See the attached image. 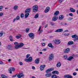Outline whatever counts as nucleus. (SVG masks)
I'll list each match as a JSON object with an SVG mask.
<instances>
[{
	"instance_id": "1",
	"label": "nucleus",
	"mask_w": 78,
	"mask_h": 78,
	"mask_svg": "<svg viewBox=\"0 0 78 78\" xmlns=\"http://www.w3.org/2000/svg\"><path fill=\"white\" fill-rule=\"evenodd\" d=\"M32 10L33 12H36L38 11V6L37 5H35L33 7Z\"/></svg>"
},
{
	"instance_id": "2",
	"label": "nucleus",
	"mask_w": 78,
	"mask_h": 78,
	"mask_svg": "<svg viewBox=\"0 0 78 78\" xmlns=\"http://www.w3.org/2000/svg\"><path fill=\"white\" fill-rule=\"evenodd\" d=\"M28 36L31 39H33L34 38V34L33 33H30L28 34Z\"/></svg>"
},
{
	"instance_id": "3",
	"label": "nucleus",
	"mask_w": 78,
	"mask_h": 78,
	"mask_svg": "<svg viewBox=\"0 0 78 78\" xmlns=\"http://www.w3.org/2000/svg\"><path fill=\"white\" fill-rule=\"evenodd\" d=\"M9 72L11 74L12 73V72H14L15 69L13 67H10L9 69Z\"/></svg>"
},
{
	"instance_id": "4",
	"label": "nucleus",
	"mask_w": 78,
	"mask_h": 78,
	"mask_svg": "<svg viewBox=\"0 0 78 78\" xmlns=\"http://www.w3.org/2000/svg\"><path fill=\"white\" fill-rule=\"evenodd\" d=\"M25 61L26 62H31L33 61V58L30 56L29 58L28 59H25Z\"/></svg>"
},
{
	"instance_id": "5",
	"label": "nucleus",
	"mask_w": 78,
	"mask_h": 78,
	"mask_svg": "<svg viewBox=\"0 0 78 78\" xmlns=\"http://www.w3.org/2000/svg\"><path fill=\"white\" fill-rule=\"evenodd\" d=\"M54 41L56 44H59L61 43V41L58 39L55 40Z\"/></svg>"
},
{
	"instance_id": "6",
	"label": "nucleus",
	"mask_w": 78,
	"mask_h": 78,
	"mask_svg": "<svg viewBox=\"0 0 78 78\" xmlns=\"http://www.w3.org/2000/svg\"><path fill=\"white\" fill-rule=\"evenodd\" d=\"M65 78H73V77L69 74H66L64 75Z\"/></svg>"
},
{
	"instance_id": "7",
	"label": "nucleus",
	"mask_w": 78,
	"mask_h": 78,
	"mask_svg": "<svg viewBox=\"0 0 78 78\" xmlns=\"http://www.w3.org/2000/svg\"><path fill=\"white\" fill-rule=\"evenodd\" d=\"M70 49L69 48H67L65 50H64V53H68L69 52Z\"/></svg>"
},
{
	"instance_id": "8",
	"label": "nucleus",
	"mask_w": 78,
	"mask_h": 78,
	"mask_svg": "<svg viewBox=\"0 0 78 78\" xmlns=\"http://www.w3.org/2000/svg\"><path fill=\"white\" fill-rule=\"evenodd\" d=\"M53 55L52 54H51L49 56V61H51V60L53 58Z\"/></svg>"
},
{
	"instance_id": "9",
	"label": "nucleus",
	"mask_w": 78,
	"mask_h": 78,
	"mask_svg": "<svg viewBox=\"0 0 78 78\" xmlns=\"http://www.w3.org/2000/svg\"><path fill=\"white\" fill-rule=\"evenodd\" d=\"M23 76H24V75L22 73H20L17 75V77L19 78H21V77H23Z\"/></svg>"
},
{
	"instance_id": "10",
	"label": "nucleus",
	"mask_w": 78,
	"mask_h": 78,
	"mask_svg": "<svg viewBox=\"0 0 78 78\" xmlns=\"http://www.w3.org/2000/svg\"><path fill=\"white\" fill-rule=\"evenodd\" d=\"M62 31H63V29H58L57 30H56L55 31V32H56V33H58V32L60 33Z\"/></svg>"
},
{
	"instance_id": "11",
	"label": "nucleus",
	"mask_w": 78,
	"mask_h": 78,
	"mask_svg": "<svg viewBox=\"0 0 78 78\" xmlns=\"http://www.w3.org/2000/svg\"><path fill=\"white\" fill-rule=\"evenodd\" d=\"M50 8L49 7H47L45 10V13L48 12H49V11H50Z\"/></svg>"
},
{
	"instance_id": "12",
	"label": "nucleus",
	"mask_w": 78,
	"mask_h": 78,
	"mask_svg": "<svg viewBox=\"0 0 78 78\" xmlns=\"http://www.w3.org/2000/svg\"><path fill=\"white\" fill-rule=\"evenodd\" d=\"M45 76L47 77H50L51 76V73H47L45 75Z\"/></svg>"
},
{
	"instance_id": "13",
	"label": "nucleus",
	"mask_w": 78,
	"mask_h": 78,
	"mask_svg": "<svg viewBox=\"0 0 78 78\" xmlns=\"http://www.w3.org/2000/svg\"><path fill=\"white\" fill-rule=\"evenodd\" d=\"M20 20V17L19 16H17V17H16V18H14L13 19V22H15V21L16 20Z\"/></svg>"
},
{
	"instance_id": "14",
	"label": "nucleus",
	"mask_w": 78,
	"mask_h": 78,
	"mask_svg": "<svg viewBox=\"0 0 78 78\" xmlns=\"http://www.w3.org/2000/svg\"><path fill=\"white\" fill-rule=\"evenodd\" d=\"M73 57L72 56H69L68 58H67V60L68 61H72L73 59Z\"/></svg>"
},
{
	"instance_id": "15",
	"label": "nucleus",
	"mask_w": 78,
	"mask_h": 78,
	"mask_svg": "<svg viewBox=\"0 0 78 78\" xmlns=\"http://www.w3.org/2000/svg\"><path fill=\"white\" fill-rule=\"evenodd\" d=\"M12 48V46L11 45H8V46L7 47V48L8 50H11Z\"/></svg>"
},
{
	"instance_id": "16",
	"label": "nucleus",
	"mask_w": 78,
	"mask_h": 78,
	"mask_svg": "<svg viewBox=\"0 0 78 78\" xmlns=\"http://www.w3.org/2000/svg\"><path fill=\"white\" fill-rule=\"evenodd\" d=\"M52 74H57L58 75L59 74V72L58 71H54L52 72Z\"/></svg>"
},
{
	"instance_id": "17",
	"label": "nucleus",
	"mask_w": 78,
	"mask_h": 78,
	"mask_svg": "<svg viewBox=\"0 0 78 78\" xmlns=\"http://www.w3.org/2000/svg\"><path fill=\"white\" fill-rule=\"evenodd\" d=\"M58 19V16H55L52 18L53 21H56Z\"/></svg>"
},
{
	"instance_id": "18",
	"label": "nucleus",
	"mask_w": 78,
	"mask_h": 78,
	"mask_svg": "<svg viewBox=\"0 0 78 78\" xmlns=\"http://www.w3.org/2000/svg\"><path fill=\"white\" fill-rule=\"evenodd\" d=\"M73 44V42L72 41H70L68 42V43L67 44L68 45H72Z\"/></svg>"
},
{
	"instance_id": "19",
	"label": "nucleus",
	"mask_w": 78,
	"mask_h": 78,
	"mask_svg": "<svg viewBox=\"0 0 78 78\" xmlns=\"http://www.w3.org/2000/svg\"><path fill=\"white\" fill-rule=\"evenodd\" d=\"M35 61L36 64H38L39 63V59L38 58L37 59H36L35 60Z\"/></svg>"
},
{
	"instance_id": "20",
	"label": "nucleus",
	"mask_w": 78,
	"mask_h": 78,
	"mask_svg": "<svg viewBox=\"0 0 78 78\" xmlns=\"http://www.w3.org/2000/svg\"><path fill=\"white\" fill-rule=\"evenodd\" d=\"M56 66L57 67H60L61 66V63L59 62H58Z\"/></svg>"
},
{
	"instance_id": "21",
	"label": "nucleus",
	"mask_w": 78,
	"mask_h": 78,
	"mask_svg": "<svg viewBox=\"0 0 78 78\" xmlns=\"http://www.w3.org/2000/svg\"><path fill=\"white\" fill-rule=\"evenodd\" d=\"M64 19V16L62 15H60L59 16V19L60 20H62Z\"/></svg>"
},
{
	"instance_id": "22",
	"label": "nucleus",
	"mask_w": 78,
	"mask_h": 78,
	"mask_svg": "<svg viewBox=\"0 0 78 78\" xmlns=\"http://www.w3.org/2000/svg\"><path fill=\"white\" fill-rule=\"evenodd\" d=\"M30 12V8H28L25 11V13H27Z\"/></svg>"
},
{
	"instance_id": "23",
	"label": "nucleus",
	"mask_w": 78,
	"mask_h": 78,
	"mask_svg": "<svg viewBox=\"0 0 78 78\" xmlns=\"http://www.w3.org/2000/svg\"><path fill=\"white\" fill-rule=\"evenodd\" d=\"M70 10L72 12H75V9H73V8H70Z\"/></svg>"
},
{
	"instance_id": "24",
	"label": "nucleus",
	"mask_w": 78,
	"mask_h": 78,
	"mask_svg": "<svg viewBox=\"0 0 78 78\" xmlns=\"http://www.w3.org/2000/svg\"><path fill=\"white\" fill-rule=\"evenodd\" d=\"M16 39H20V38H21L22 37V35L20 34L19 36H16Z\"/></svg>"
},
{
	"instance_id": "25",
	"label": "nucleus",
	"mask_w": 78,
	"mask_h": 78,
	"mask_svg": "<svg viewBox=\"0 0 78 78\" xmlns=\"http://www.w3.org/2000/svg\"><path fill=\"white\" fill-rule=\"evenodd\" d=\"M78 37V36H77V35H76V34H75L72 35L71 36V37H72V38H76Z\"/></svg>"
},
{
	"instance_id": "26",
	"label": "nucleus",
	"mask_w": 78,
	"mask_h": 78,
	"mask_svg": "<svg viewBox=\"0 0 78 78\" xmlns=\"http://www.w3.org/2000/svg\"><path fill=\"white\" fill-rule=\"evenodd\" d=\"M19 46L20 48H21V47H22L23 45H24V44L23 43H20L19 44Z\"/></svg>"
},
{
	"instance_id": "27",
	"label": "nucleus",
	"mask_w": 78,
	"mask_h": 78,
	"mask_svg": "<svg viewBox=\"0 0 78 78\" xmlns=\"http://www.w3.org/2000/svg\"><path fill=\"white\" fill-rule=\"evenodd\" d=\"M48 47H49L52 48H54V47L53 46V45H52V44L51 43H50L49 44H48Z\"/></svg>"
},
{
	"instance_id": "28",
	"label": "nucleus",
	"mask_w": 78,
	"mask_h": 78,
	"mask_svg": "<svg viewBox=\"0 0 78 78\" xmlns=\"http://www.w3.org/2000/svg\"><path fill=\"white\" fill-rule=\"evenodd\" d=\"M52 71V70L51 69H49L47 70L45 72L46 73H48L49 72H51V71Z\"/></svg>"
},
{
	"instance_id": "29",
	"label": "nucleus",
	"mask_w": 78,
	"mask_h": 78,
	"mask_svg": "<svg viewBox=\"0 0 78 78\" xmlns=\"http://www.w3.org/2000/svg\"><path fill=\"white\" fill-rule=\"evenodd\" d=\"M9 39H10V41H11V42H12V41H13V38H12V36H9Z\"/></svg>"
},
{
	"instance_id": "30",
	"label": "nucleus",
	"mask_w": 78,
	"mask_h": 78,
	"mask_svg": "<svg viewBox=\"0 0 78 78\" xmlns=\"http://www.w3.org/2000/svg\"><path fill=\"white\" fill-rule=\"evenodd\" d=\"M1 76L2 78H8V76H6L4 75H1Z\"/></svg>"
},
{
	"instance_id": "31",
	"label": "nucleus",
	"mask_w": 78,
	"mask_h": 78,
	"mask_svg": "<svg viewBox=\"0 0 78 78\" xmlns=\"http://www.w3.org/2000/svg\"><path fill=\"white\" fill-rule=\"evenodd\" d=\"M29 15H30V13H29L26 14L25 15V18L26 19L27 18V17H28V16H29Z\"/></svg>"
},
{
	"instance_id": "32",
	"label": "nucleus",
	"mask_w": 78,
	"mask_h": 78,
	"mask_svg": "<svg viewBox=\"0 0 78 78\" xmlns=\"http://www.w3.org/2000/svg\"><path fill=\"white\" fill-rule=\"evenodd\" d=\"M51 78H56V75L55 74H53L51 76Z\"/></svg>"
},
{
	"instance_id": "33",
	"label": "nucleus",
	"mask_w": 78,
	"mask_h": 78,
	"mask_svg": "<svg viewBox=\"0 0 78 78\" xmlns=\"http://www.w3.org/2000/svg\"><path fill=\"white\" fill-rule=\"evenodd\" d=\"M18 9V6L15 5L14 7V10H16V9Z\"/></svg>"
},
{
	"instance_id": "34",
	"label": "nucleus",
	"mask_w": 78,
	"mask_h": 78,
	"mask_svg": "<svg viewBox=\"0 0 78 78\" xmlns=\"http://www.w3.org/2000/svg\"><path fill=\"white\" fill-rule=\"evenodd\" d=\"M15 48H16V49H18L19 48H20V47H19V45L17 44L15 46Z\"/></svg>"
},
{
	"instance_id": "35",
	"label": "nucleus",
	"mask_w": 78,
	"mask_h": 78,
	"mask_svg": "<svg viewBox=\"0 0 78 78\" xmlns=\"http://www.w3.org/2000/svg\"><path fill=\"white\" fill-rule=\"evenodd\" d=\"M59 13V11H57L54 13V15H58Z\"/></svg>"
},
{
	"instance_id": "36",
	"label": "nucleus",
	"mask_w": 78,
	"mask_h": 78,
	"mask_svg": "<svg viewBox=\"0 0 78 78\" xmlns=\"http://www.w3.org/2000/svg\"><path fill=\"white\" fill-rule=\"evenodd\" d=\"M38 16H39V14L37 13L35 16V19H37V18H38Z\"/></svg>"
},
{
	"instance_id": "37",
	"label": "nucleus",
	"mask_w": 78,
	"mask_h": 78,
	"mask_svg": "<svg viewBox=\"0 0 78 78\" xmlns=\"http://www.w3.org/2000/svg\"><path fill=\"white\" fill-rule=\"evenodd\" d=\"M3 6H0V11H2L3 10Z\"/></svg>"
},
{
	"instance_id": "38",
	"label": "nucleus",
	"mask_w": 78,
	"mask_h": 78,
	"mask_svg": "<svg viewBox=\"0 0 78 78\" xmlns=\"http://www.w3.org/2000/svg\"><path fill=\"white\" fill-rule=\"evenodd\" d=\"M20 17L21 18H23V17H24V14L23 13H22L20 15Z\"/></svg>"
},
{
	"instance_id": "39",
	"label": "nucleus",
	"mask_w": 78,
	"mask_h": 78,
	"mask_svg": "<svg viewBox=\"0 0 78 78\" xmlns=\"http://www.w3.org/2000/svg\"><path fill=\"white\" fill-rule=\"evenodd\" d=\"M50 23L51 25L52 26H54V25H55V23L53 22H51Z\"/></svg>"
},
{
	"instance_id": "40",
	"label": "nucleus",
	"mask_w": 78,
	"mask_h": 78,
	"mask_svg": "<svg viewBox=\"0 0 78 78\" xmlns=\"http://www.w3.org/2000/svg\"><path fill=\"white\" fill-rule=\"evenodd\" d=\"M45 66V65H41V66H40V67H42V68H44H44L45 67V66Z\"/></svg>"
},
{
	"instance_id": "41",
	"label": "nucleus",
	"mask_w": 78,
	"mask_h": 78,
	"mask_svg": "<svg viewBox=\"0 0 78 78\" xmlns=\"http://www.w3.org/2000/svg\"><path fill=\"white\" fill-rule=\"evenodd\" d=\"M40 69L41 71H42L43 70H44V68H42L41 67H40Z\"/></svg>"
},
{
	"instance_id": "42",
	"label": "nucleus",
	"mask_w": 78,
	"mask_h": 78,
	"mask_svg": "<svg viewBox=\"0 0 78 78\" xmlns=\"http://www.w3.org/2000/svg\"><path fill=\"white\" fill-rule=\"evenodd\" d=\"M68 20L70 21V20H73V18H69L68 19Z\"/></svg>"
},
{
	"instance_id": "43",
	"label": "nucleus",
	"mask_w": 78,
	"mask_h": 78,
	"mask_svg": "<svg viewBox=\"0 0 78 78\" xmlns=\"http://www.w3.org/2000/svg\"><path fill=\"white\" fill-rule=\"evenodd\" d=\"M76 74H77V73L76 72H74L73 73V75L74 76H75L76 75Z\"/></svg>"
},
{
	"instance_id": "44",
	"label": "nucleus",
	"mask_w": 78,
	"mask_h": 78,
	"mask_svg": "<svg viewBox=\"0 0 78 78\" xmlns=\"http://www.w3.org/2000/svg\"><path fill=\"white\" fill-rule=\"evenodd\" d=\"M42 31H43V30H40V33H39V35H40V34H41L42 33Z\"/></svg>"
},
{
	"instance_id": "45",
	"label": "nucleus",
	"mask_w": 78,
	"mask_h": 78,
	"mask_svg": "<svg viewBox=\"0 0 78 78\" xmlns=\"http://www.w3.org/2000/svg\"><path fill=\"white\" fill-rule=\"evenodd\" d=\"M30 56V54H27L26 56V58H29V56Z\"/></svg>"
},
{
	"instance_id": "46",
	"label": "nucleus",
	"mask_w": 78,
	"mask_h": 78,
	"mask_svg": "<svg viewBox=\"0 0 78 78\" xmlns=\"http://www.w3.org/2000/svg\"><path fill=\"white\" fill-rule=\"evenodd\" d=\"M64 35L66 36H67L69 35V34H65Z\"/></svg>"
},
{
	"instance_id": "47",
	"label": "nucleus",
	"mask_w": 78,
	"mask_h": 78,
	"mask_svg": "<svg viewBox=\"0 0 78 78\" xmlns=\"http://www.w3.org/2000/svg\"><path fill=\"white\" fill-rule=\"evenodd\" d=\"M29 30H30V29L28 28L26 29V33H28V31H29Z\"/></svg>"
},
{
	"instance_id": "48",
	"label": "nucleus",
	"mask_w": 78,
	"mask_h": 78,
	"mask_svg": "<svg viewBox=\"0 0 78 78\" xmlns=\"http://www.w3.org/2000/svg\"><path fill=\"white\" fill-rule=\"evenodd\" d=\"M19 63L20 66H22L23 65V63L21 62H20Z\"/></svg>"
},
{
	"instance_id": "49",
	"label": "nucleus",
	"mask_w": 78,
	"mask_h": 78,
	"mask_svg": "<svg viewBox=\"0 0 78 78\" xmlns=\"http://www.w3.org/2000/svg\"><path fill=\"white\" fill-rule=\"evenodd\" d=\"M77 40H78V37L75 38L73 40V41H77Z\"/></svg>"
},
{
	"instance_id": "50",
	"label": "nucleus",
	"mask_w": 78,
	"mask_h": 78,
	"mask_svg": "<svg viewBox=\"0 0 78 78\" xmlns=\"http://www.w3.org/2000/svg\"><path fill=\"white\" fill-rule=\"evenodd\" d=\"M3 15V13H0V16H2Z\"/></svg>"
},
{
	"instance_id": "51",
	"label": "nucleus",
	"mask_w": 78,
	"mask_h": 78,
	"mask_svg": "<svg viewBox=\"0 0 78 78\" xmlns=\"http://www.w3.org/2000/svg\"><path fill=\"white\" fill-rule=\"evenodd\" d=\"M64 58H65V59H67V56L66 55H65L64 56Z\"/></svg>"
},
{
	"instance_id": "52",
	"label": "nucleus",
	"mask_w": 78,
	"mask_h": 78,
	"mask_svg": "<svg viewBox=\"0 0 78 78\" xmlns=\"http://www.w3.org/2000/svg\"><path fill=\"white\" fill-rule=\"evenodd\" d=\"M63 0H59V3H62L63 2Z\"/></svg>"
},
{
	"instance_id": "53",
	"label": "nucleus",
	"mask_w": 78,
	"mask_h": 78,
	"mask_svg": "<svg viewBox=\"0 0 78 78\" xmlns=\"http://www.w3.org/2000/svg\"><path fill=\"white\" fill-rule=\"evenodd\" d=\"M3 36V33H0V37H2Z\"/></svg>"
},
{
	"instance_id": "54",
	"label": "nucleus",
	"mask_w": 78,
	"mask_h": 78,
	"mask_svg": "<svg viewBox=\"0 0 78 78\" xmlns=\"http://www.w3.org/2000/svg\"><path fill=\"white\" fill-rule=\"evenodd\" d=\"M0 64H3V63L1 61H0Z\"/></svg>"
},
{
	"instance_id": "55",
	"label": "nucleus",
	"mask_w": 78,
	"mask_h": 78,
	"mask_svg": "<svg viewBox=\"0 0 78 78\" xmlns=\"http://www.w3.org/2000/svg\"><path fill=\"white\" fill-rule=\"evenodd\" d=\"M41 26H40L39 28L38 29V31H40V30H41Z\"/></svg>"
},
{
	"instance_id": "56",
	"label": "nucleus",
	"mask_w": 78,
	"mask_h": 78,
	"mask_svg": "<svg viewBox=\"0 0 78 78\" xmlns=\"http://www.w3.org/2000/svg\"><path fill=\"white\" fill-rule=\"evenodd\" d=\"M65 32H69V30H66L64 31V32L65 33Z\"/></svg>"
},
{
	"instance_id": "57",
	"label": "nucleus",
	"mask_w": 78,
	"mask_h": 78,
	"mask_svg": "<svg viewBox=\"0 0 78 78\" xmlns=\"http://www.w3.org/2000/svg\"><path fill=\"white\" fill-rule=\"evenodd\" d=\"M43 51H47V49L46 48H44L43 49Z\"/></svg>"
},
{
	"instance_id": "58",
	"label": "nucleus",
	"mask_w": 78,
	"mask_h": 78,
	"mask_svg": "<svg viewBox=\"0 0 78 78\" xmlns=\"http://www.w3.org/2000/svg\"><path fill=\"white\" fill-rule=\"evenodd\" d=\"M69 15L70 16H73V14L72 13H69Z\"/></svg>"
},
{
	"instance_id": "59",
	"label": "nucleus",
	"mask_w": 78,
	"mask_h": 78,
	"mask_svg": "<svg viewBox=\"0 0 78 78\" xmlns=\"http://www.w3.org/2000/svg\"><path fill=\"white\" fill-rule=\"evenodd\" d=\"M17 76V74H16L15 75L13 76H12V78H15V77H16Z\"/></svg>"
},
{
	"instance_id": "60",
	"label": "nucleus",
	"mask_w": 78,
	"mask_h": 78,
	"mask_svg": "<svg viewBox=\"0 0 78 78\" xmlns=\"http://www.w3.org/2000/svg\"><path fill=\"white\" fill-rule=\"evenodd\" d=\"M32 69H35V67H34V66H33L32 67Z\"/></svg>"
},
{
	"instance_id": "61",
	"label": "nucleus",
	"mask_w": 78,
	"mask_h": 78,
	"mask_svg": "<svg viewBox=\"0 0 78 78\" xmlns=\"http://www.w3.org/2000/svg\"><path fill=\"white\" fill-rule=\"evenodd\" d=\"M14 45H16V44H18V42H15L14 43Z\"/></svg>"
},
{
	"instance_id": "62",
	"label": "nucleus",
	"mask_w": 78,
	"mask_h": 78,
	"mask_svg": "<svg viewBox=\"0 0 78 78\" xmlns=\"http://www.w3.org/2000/svg\"><path fill=\"white\" fill-rule=\"evenodd\" d=\"M45 45V43H43L42 44V46H44Z\"/></svg>"
},
{
	"instance_id": "63",
	"label": "nucleus",
	"mask_w": 78,
	"mask_h": 78,
	"mask_svg": "<svg viewBox=\"0 0 78 78\" xmlns=\"http://www.w3.org/2000/svg\"><path fill=\"white\" fill-rule=\"evenodd\" d=\"M47 26H48V24H47L45 26L44 28H47Z\"/></svg>"
},
{
	"instance_id": "64",
	"label": "nucleus",
	"mask_w": 78,
	"mask_h": 78,
	"mask_svg": "<svg viewBox=\"0 0 78 78\" xmlns=\"http://www.w3.org/2000/svg\"><path fill=\"white\" fill-rule=\"evenodd\" d=\"M50 38H53V37H54V36H51L50 37Z\"/></svg>"
}]
</instances>
